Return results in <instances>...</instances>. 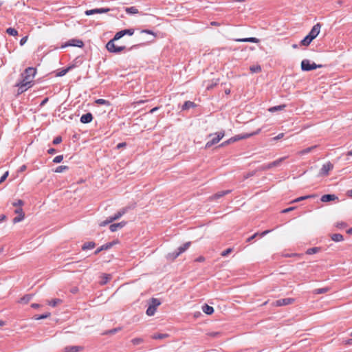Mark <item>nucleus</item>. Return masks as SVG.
<instances>
[{
	"label": "nucleus",
	"mask_w": 352,
	"mask_h": 352,
	"mask_svg": "<svg viewBox=\"0 0 352 352\" xmlns=\"http://www.w3.org/2000/svg\"><path fill=\"white\" fill-rule=\"evenodd\" d=\"M122 33H123V35L125 36V35H129V36H132L133 34H134V29H125V30H122Z\"/></svg>",
	"instance_id": "nucleus-44"
},
{
	"label": "nucleus",
	"mask_w": 352,
	"mask_h": 352,
	"mask_svg": "<svg viewBox=\"0 0 352 352\" xmlns=\"http://www.w3.org/2000/svg\"><path fill=\"white\" fill-rule=\"evenodd\" d=\"M96 103L98 104L110 105V102L104 99H98L96 100Z\"/></svg>",
	"instance_id": "nucleus-45"
},
{
	"label": "nucleus",
	"mask_w": 352,
	"mask_h": 352,
	"mask_svg": "<svg viewBox=\"0 0 352 352\" xmlns=\"http://www.w3.org/2000/svg\"><path fill=\"white\" fill-rule=\"evenodd\" d=\"M331 239L335 242H340L344 240V236L341 234H333L331 236Z\"/></svg>",
	"instance_id": "nucleus-29"
},
{
	"label": "nucleus",
	"mask_w": 352,
	"mask_h": 352,
	"mask_svg": "<svg viewBox=\"0 0 352 352\" xmlns=\"http://www.w3.org/2000/svg\"><path fill=\"white\" fill-rule=\"evenodd\" d=\"M255 175V171H252L248 173H247L245 175H244V179H248L250 177H252Z\"/></svg>",
	"instance_id": "nucleus-57"
},
{
	"label": "nucleus",
	"mask_w": 352,
	"mask_h": 352,
	"mask_svg": "<svg viewBox=\"0 0 352 352\" xmlns=\"http://www.w3.org/2000/svg\"><path fill=\"white\" fill-rule=\"evenodd\" d=\"M250 70L252 73H258L261 71V67L260 65L252 66L250 67Z\"/></svg>",
	"instance_id": "nucleus-46"
},
{
	"label": "nucleus",
	"mask_w": 352,
	"mask_h": 352,
	"mask_svg": "<svg viewBox=\"0 0 352 352\" xmlns=\"http://www.w3.org/2000/svg\"><path fill=\"white\" fill-rule=\"evenodd\" d=\"M258 234V233H255L254 234H253L252 236H251L250 237H249L248 239H247V241L248 242H250L252 240H253L257 235Z\"/></svg>",
	"instance_id": "nucleus-62"
},
{
	"label": "nucleus",
	"mask_w": 352,
	"mask_h": 352,
	"mask_svg": "<svg viewBox=\"0 0 352 352\" xmlns=\"http://www.w3.org/2000/svg\"><path fill=\"white\" fill-rule=\"evenodd\" d=\"M117 242L116 241H112V242H109V243H105L104 245H102V246H100V248H98L95 252H94V254L95 255H97L98 254H99L101 251H103V250H107L110 248H111L114 244H116Z\"/></svg>",
	"instance_id": "nucleus-13"
},
{
	"label": "nucleus",
	"mask_w": 352,
	"mask_h": 352,
	"mask_svg": "<svg viewBox=\"0 0 352 352\" xmlns=\"http://www.w3.org/2000/svg\"><path fill=\"white\" fill-rule=\"evenodd\" d=\"M295 207H290V208H287L286 209H284L282 210V213H287L293 210H294Z\"/></svg>",
	"instance_id": "nucleus-59"
},
{
	"label": "nucleus",
	"mask_w": 352,
	"mask_h": 352,
	"mask_svg": "<svg viewBox=\"0 0 352 352\" xmlns=\"http://www.w3.org/2000/svg\"><path fill=\"white\" fill-rule=\"evenodd\" d=\"M62 142V138L60 136L56 137L53 140L54 144H58Z\"/></svg>",
	"instance_id": "nucleus-51"
},
{
	"label": "nucleus",
	"mask_w": 352,
	"mask_h": 352,
	"mask_svg": "<svg viewBox=\"0 0 352 352\" xmlns=\"http://www.w3.org/2000/svg\"><path fill=\"white\" fill-rule=\"evenodd\" d=\"M14 213L17 214L16 217H15L12 221L14 223H19L20 221H21L22 220L24 219L25 218V213L22 209V208H17L15 210H14Z\"/></svg>",
	"instance_id": "nucleus-9"
},
{
	"label": "nucleus",
	"mask_w": 352,
	"mask_h": 352,
	"mask_svg": "<svg viewBox=\"0 0 352 352\" xmlns=\"http://www.w3.org/2000/svg\"><path fill=\"white\" fill-rule=\"evenodd\" d=\"M9 175V172L6 171L0 178V184L3 183Z\"/></svg>",
	"instance_id": "nucleus-52"
},
{
	"label": "nucleus",
	"mask_w": 352,
	"mask_h": 352,
	"mask_svg": "<svg viewBox=\"0 0 352 352\" xmlns=\"http://www.w3.org/2000/svg\"><path fill=\"white\" fill-rule=\"evenodd\" d=\"M316 196H317L316 195H309L300 197L298 198H296L294 201H292V203H296V202H298V201H302V200H305V199H307L314 198Z\"/></svg>",
	"instance_id": "nucleus-31"
},
{
	"label": "nucleus",
	"mask_w": 352,
	"mask_h": 352,
	"mask_svg": "<svg viewBox=\"0 0 352 352\" xmlns=\"http://www.w3.org/2000/svg\"><path fill=\"white\" fill-rule=\"evenodd\" d=\"M126 225V222L122 221L117 223H113L110 226L109 229L111 232H116L118 229L123 228Z\"/></svg>",
	"instance_id": "nucleus-18"
},
{
	"label": "nucleus",
	"mask_w": 352,
	"mask_h": 352,
	"mask_svg": "<svg viewBox=\"0 0 352 352\" xmlns=\"http://www.w3.org/2000/svg\"><path fill=\"white\" fill-rule=\"evenodd\" d=\"M28 41V36L23 37L20 41V45H23Z\"/></svg>",
	"instance_id": "nucleus-60"
},
{
	"label": "nucleus",
	"mask_w": 352,
	"mask_h": 352,
	"mask_svg": "<svg viewBox=\"0 0 352 352\" xmlns=\"http://www.w3.org/2000/svg\"><path fill=\"white\" fill-rule=\"evenodd\" d=\"M111 222H113V221H112V219L110 217L108 219H107L105 221H103L100 222L99 223V226H101V227L105 226L108 225L109 223H110Z\"/></svg>",
	"instance_id": "nucleus-47"
},
{
	"label": "nucleus",
	"mask_w": 352,
	"mask_h": 352,
	"mask_svg": "<svg viewBox=\"0 0 352 352\" xmlns=\"http://www.w3.org/2000/svg\"><path fill=\"white\" fill-rule=\"evenodd\" d=\"M336 199H338V197L336 196L335 195L330 194L324 195L320 198V201L322 202H329L331 201H334Z\"/></svg>",
	"instance_id": "nucleus-17"
},
{
	"label": "nucleus",
	"mask_w": 352,
	"mask_h": 352,
	"mask_svg": "<svg viewBox=\"0 0 352 352\" xmlns=\"http://www.w3.org/2000/svg\"><path fill=\"white\" fill-rule=\"evenodd\" d=\"M63 155H58L56 157H55L53 160V162L54 163H56V164H58V163H60L63 161Z\"/></svg>",
	"instance_id": "nucleus-48"
},
{
	"label": "nucleus",
	"mask_w": 352,
	"mask_h": 352,
	"mask_svg": "<svg viewBox=\"0 0 352 352\" xmlns=\"http://www.w3.org/2000/svg\"><path fill=\"white\" fill-rule=\"evenodd\" d=\"M322 65H317L315 63H310L308 59H304L301 62V69L302 71H311L317 68H321Z\"/></svg>",
	"instance_id": "nucleus-5"
},
{
	"label": "nucleus",
	"mask_w": 352,
	"mask_h": 352,
	"mask_svg": "<svg viewBox=\"0 0 352 352\" xmlns=\"http://www.w3.org/2000/svg\"><path fill=\"white\" fill-rule=\"evenodd\" d=\"M330 291V287H323V288H318V289H315L313 290V294H324V293H327L328 292Z\"/></svg>",
	"instance_id": "nucleus-25"
},
{
	"label": "nucleus",
	"mask_w": 352,
	"mask_h": 352,
	"mask_svg": "<svg viewBox=\"0 0 352 352\" xmlns=\"http://www.w3.org/2000/svg\"><path fill=\"white\" fill-rule=\"evenodd\" d=\"M320 28L321 24L320 23H318L313 26L312 29L311 30L308 34L311 35V38L314 39L319 34Z\"/></svg>",
	"instance_id": "nucleus-11"
},
{
	"label": "nucleus",
	"mask_w": 352,
	"mask_h": 352,
	"mask_svg": "<svg viewBox=\"0 0 352 352\" xmlns=\"http://www.w3.org/2000/svg\"><path fill=\"white\" fill-rule=\"evenodd\" d=\"M126 146V142H120L119 143L117 146H116V148L120 149V148H124Z\"/></svg>",
	"instance_id": "nucleus-58"
},
{
	"label": "nucleus",
	"mask_w": 352,
	"mask_h": 352,
	"mask_svg": "<svg viewBox=\"0 0 352 352\" xmlns=\"http://www.w3.org/2000/svg\"><path fill=\"white\" fill-rule=\"evenodd\" d=\"M6 33L11 36H16L18 35V31L12 28H9L6 30Z\"/></svg>",
	"instance_id": "nucleus-39"
},
{
	"label": "nucleus",
	"mask_w": 352,
	"mask_h": 352,
	"mask_svg": "<svg viewBox=\"0 0 352 352\" xmlns=\"http://www.w3.org/2000/svg\"><path fill=\"white\" fill-rule=\"evenodd\" d=\"M69 46L78 47H82L84 46V43L82 40L77 38H72L69 40L67 43L62 45V47H66Z\"/></svg>",
	"instance_id": "nucleus-6"
},
{
	"label": "nucleus",
	"mask_w": 352,
	"mask_h": 352,
	"mask_svg": "<svg viewBox=\"0 0 352 352\" xmlns=\"http://www.w3.org/2000/svg\"><path fill=\"white\" fill-rule=\"evenodd\" d=\"M333 168V164L330 162L322 165L321 169L320 170L319 175L320 176H327L330 170Z\"/></svg>",
	"instance_id": "nucleus-7"
},
{
	"label": "nucleus",
	"mask_w": 352,
	"mask_h": 352,
	"mask_svg": "<svg viewBox=\"0 0 352 352\" xmlns=\"http://www.w3.org/2000/svg\"><path fill=\"white\" fill-rule=\"evenodd\" d=\"M93 120V116L91 113H87L85 114H83L80 117V122L83 124H88L90 123Z\"/></svg>",
	"instance_id": "nucleus-15"
},
{
	"label": "nucleus",
	"mask_w": 352,
	"mask_h": 352,
	"mask_svg": "<svg viewBox=\"0 0 352 352\" xmlns=\"http://www.w3.org/2000/svg\"><path fill=\"white\" fill-rule=\"evenodd\" d=\"M120 330V328H114L106 332V334H114Z\"/></svg>",
	"instance_id": "nucleus-53"
},
{
	"label": "nucleus",
	"mask_w": 352,
	"mask_h": 352,
	"mask_svg": "<svg viewBox=\"0 0 352 352\" xmlns=\"http://www.w3.org/2000/svg\"><path fill=\"white\" fill-rule=\"evenodd\" d=\"M74 67V65H70L65 69H62L61 70H60L57 74H56V76H58V77H60V76H63L64 75H65L69 71H70L72 69H73Z\"/></svg>",
	"instance_id": "nucleus-27"
},
{
	"label": "nucleus",
	"mask_w": 352,
	"mask_h": 352,
	"mask_svg": "<svg viewBox=\"0 0 352 352\" xmlns=\"http://www.w3.org/2000/svg\"><path fill=\"white\" fill-rule=\"evenodd\" d=\"M12 204L14 207L21 208V206L24 205V201L21 199H17L16 201H14Z\"/></svg>",
	"instance_id": "nucleus-43"
},
{
	"label": "nucleus",
	"mask_w": 352,
	"mask_h": 352,
	"mask_svg": "<svg viewBox=\"0 0 352 352\" xmlns=\"http://www.w3.org/2000/svg\"><path fill=\"white\" fill-rule=\"evenodd\" d=\"M69 169V167L67 166H59L56 167L54 172L55 173H63L65 170H67Z\"/></svg>",
	"instance_id": "nucleus-40"
},
{
	"label": "nucleus",
	"mask_w": 352,
	"mask_h": 352,
	"mask_svg": "<svg viewBox=\"0 0 352 352\" xmlns=\"http://www.w3.org/2000/svg\"><path fill=\"white\" fill-rule=\"evenodd\" d=\"M285 107H286L285 104L274 106V107H270L269 109V111L270 112H275V111H277L283 110Z\"/></svg>",
	"instance_id": "nucleus-33"
},
{
	"label": "nucleus",
	"mask_w": 352,
	"mask_h": 352,
	"mask_svg": "<svg viewBox=\"0 0 352 352\" xmlns=\"http://www.w3.org/2000/svg\"><path fill=\"white\" fill-rule=\"evenodd\" d=\"M270 168H272V167H268V164H267L262 165L261 166L258 167V170H268V169H270Z\"/></svg>",
	"instance_id": "nucleus-54"
},
{
	"label": "nucleus",
	"mask_w": 352,
	"mask_h": 352,
	"mask_svg": "<svg viewBox=\"0 0 352 352\" xmlns=\"http://www.w3.org/2000/svg\"><path fill=\"white\" fill-rule=\"evenodd\" d=\"M230 144H232V141L230 140V139H228V140H226V141L223 142V143H221L219 145V146L220 147L226 146H227V145H228Z\"/></svg>",
	"instance_id": "nucleus-56"
},
{
	"label": "nucleus",
	"mask_w": 352,
	"mask_h": 352,
	"mask_svg": "<svg viewBox=\"0 0 352 352\" xmlns=\"http://www.w3.org/2000/svg\"><path fill=\"white\" fill-rule=\"evenodd\" d=\"M191 243L190 242H186L183 245L179 247L177 250L173 252H170L166 255V258L168 261H174L181 254L184 252L186 250L188 249L190 247Z\"/></svg>",
	"instance_id": "nucleus-3"
},
{
	"label": "nucleus",
	"mask_w": 352,
	"mask_h": 352,
	"mask_svg": "<svg viewBox=\"0 0 352 352\" xmlns=\"http://www.w3.org/2000/svg\"><path fill=\"white\" fill-rule=\"evenodd\" d=\"M36 74V69L34 67H30L25 69L24 73L21 74L22 80L16 85L19 88V93L25 91L33 85V78Z\"/></svg>",
	"instance_id": "nucleus-1"
},
{
	"label": "nucleus",
	"mask_w": 352,
	"mask_h": 352,
	"mask_svg": "<svg viewBox=\"0 0 352 352\" xmlns=\"http://www.w3.org/2000/svg\"><path fill=\"white\" fill-rule=\"evenodd\" d=\"M32 294H26L19 300V302L27 304L32 298Z\"/></svg>",
	"instance_id": "nucleus-30"
},
{
	"label": "nucleus",
	"mask_w": 352,
	"mask_h": 352,
	"mask_svg": "<svg viewBox=\"0 0 352 352\" xmlns=\"http://www.w3.org/2000/svg\"><path fill=\"white\" fill-rule=\"evenodd\" d=\"M109 11V8H96L92 10H87L85 11V14L89 16L94 14H102L106 13Z\"/></svg>",
	"instance_id": "nucleus-12"
},
{
	"label": "nucleus",
	"mask_w": 352,
	"mask_h": 352,
	"mask_svg": "<svg viewBox=\"0 0 352 352\" xmlns=\"http://www.w3.org/2000/svg\"><path fill=\"white\" fill-rule=\"evenodd\" d=\"M160 304L161 302L159 299L155 298H151L150 305L154 306V307L157 308Z\"/></svg>",
	"instance_id": "nucleus-37"
},
{
	"label": "nucleus",
	"mask_w": 352,
	"mask_h": 352,
	"mask_svg": "<svg viewBox=\"0 0 352 352\" xmlns=\"http://www.w3.org/2000/svg\"><path fill=\"white\" fill-rule=\"evenodd\" d=\"M82 347L80 346H68L65 349V352H80L82 350Z\"/></svg>",
	"instance_id": "nucleus-20"
},
{
	"label": "nucleus",
	"mask_w": 352,
	"mask_h": 352,
	"mask_svg": "<svg viewBox=\"0 0 352 352\" xmlns=\"http://www.w3.org/2000/svg\"><path fill=\"white\" fill-rule=\"evenodd\" d=\"M48 101V98H44L40 104V106H44Z\"/></svg>",
	"instance_id": "nucleus-63"
},
{
	"label": "nucleus",
	"mask_w": 352,
	"mask_h": 352,
	"mask_svg": "<svg viewBox=\"0 0 352 352\" xmlns=\"http://www.w3.org/2000/svg\"><path fill=\"white\" fill-rule=\"evenodd\" d=\"M258 133V131H256V132L252 133L239 134V135H236L230 138V139L232 141V143H234L236 141L248 138L255 134H257Z\"/></svg>",
	"instance_id": "nucleus-10"
},
{
	"label": "nucleus",
	"mask_w": 352,
	"mask_h": 352,
	"mask_svg": "<svg viewBox=\"0 0 352 352\" xmlns=\"http://www.w3.org/2000/svg\"><path fill=\"white\" fill-rule=\"evenodd\" d=\"M127 210H128L127 208H124L122 210H120V211H118L113 216L111 217V218L112 219V221H114L120 219L123 214H124L126 212Z\"/></svg>",
	"instance_id": "nucleus-19"
},
{
	"label": "nucleus",
	"mask_w": 352,
	"mask_h": 352,
	"mask_svg": "<svg viewBox=\"0 0 352 352\" xmlns=\"http://www.w3.org/2000/svg\"><path fill=\"white\" fill-rule=\"evenodd\" d=\"M111 278V276L110 274H104L102 275V279L101 281V284L102 285L106 284Z\"/></svg>",
	"instance_id": "nucleus-38"
},
{
	"label": "nucleus",
	"mask_w": 352,
	"mask_h": 352,
	"mask_svg": "<svg viewBox=\"0 0 352 352\" xmlns=\"http://www.w3.org/2000/svg\"><path fill=\"white\" fill-rule=\"evenodd\" d=\"M156 309L157 308L154 307V306H151L149 305L148 307L146 309V313L149 316H153L156 311Z\"/></svg>",
	"instance_id": "nucleus-34"
},
{
	"label": "nucleus",
	"mask_w": 352,
	"mask_h": 352,
	"mask_svg": "<svg viewBox=\"0 0 352 352\" xmlns=\"http://www.w3.org/2000/svg\"><path fill=\"white\" fill-rule=\"evenodd\" d=\"M235 41L239 42V43H258L260 42V40L255 37H249V38H236L234 39Z\"/></svg>",
	"instance_id": "nucleus-16"
},
{
	"label": "nucleus",
	"mask_w": 352,
	"mask_h": 352,
	"mask_svg": "<svg viewBox=\"0 0 352 352\" xmlns=\"http://www.w3.org/2000/svg\"><path fill=\"white\" fill-rule=\"evenodd\" d=\"M195 107H196V104L193 102L188 100V101H186L184 102V104L182 105V110L185 111V110L189 109L190 108H193Z\"/></svg>",
	"instance_id": "nucleus-24"
},
{
	"label": "nucleus",
	"mask_w": 352,
	"mask_h": 352,
	"mask_svg": "<svg viewBox=\"0 0 352 352\" xmlns=\"http://www.w3.org/2000/svg\"><path fill=\"white\" fill-rule=\"evenodd\" d=\"M125 11L128 14H137V13H138V10L135 7H134V6L126 8L125 9Z\"/></svg>",
	"instance_id": "nucleus-36"
},
{
	"label": "nucleus",
	"mask_w": 352,
	"mask_h": 352,
	"mask_svg": "<svg viewBox=\"0 0 352 352\" xmlns=\"http://www.w3.org/2000/svg\"><path fill=\"white\" fill-rule=\"evenodd\" d=\"M47 153L49 154L53 155V154H55L56 153V150L55 148H50L47 151Z\"/></svg>",
	"instance_id": "nucleus-61"
},
{
	"label": "nucleus",
	"mask_w": 352,
	"mask_h": 352,
	"mask_svg": "<svg viewBox=\"0 0 352 352\" xmlns=\"http://www.w3.org/2000/svg\"><path fill=\"white\" fill-rule=\"evenodd\" d=\"M212 135H215L211 140H209L206 142L205 145V148H209L212 146L217 144L225 135V131H221L215 133L209 134L208 137H211Z\"/></svg>",
	"instance_id": "nucleus-4"
},
{
	"label": "nucleus",
	"mask_w": 352,
	"mask_h": 352,
	"mask_svg": "<svg viewBox=\"0 0 352 352\" xmlns=\"http://www.w3.org/2000/svg\"><path fill=\"white\" fill-rule=\"evenodd\" d=\"M287 158V157H280L271 163H269L268 164V167H275V166H278L280 164V163L284 161L285 159Z\"/></svg>",
	"instance_id": "nucleus-28"
},
{
	"label": "nucleus",
	"mask_w": 352,
	"mask_h": 352,
	"mask_svg": "<svg viewBox=\"0 0 352 352\" xmlns=\"http://www.w3.org/2000/svg\"><path fill=\"white\" fill-rule=\"evenodd\" d=\"M142 342H143V340L140 338H134L131 340V342L134 345H138V344H141Z\"/></svg>",
	"instance_id": "nucleus-49"
},
{
	"label": "nucleus",
	"mask_w": 352,
	"mask_h": 352,
	"mask_svg": "<svg viewBox=\"0 0 352 352\" xmlns=\"http://www.w3.org/2000/svg\"><path fill=\"white\" fill-rule=\"evenodd\" d=\"M317 147H318V145H314V146L308 147L307 148H305V149H302V150L298 151L297 153V154L299 155H303L307 154V153H310L311 151H312L314 149L316 148Z\"/></svg>",
	"instance_id": "nucleus-21"
},
{
	"label": "nucleus",
	"mask_w": 352,
	"mask_h": 352,
	"mask_svg": "<svg viewBox=\"0 0 352 352\" xmlns=\"http://www.w3.org/2000/svg\"><path fill=\"white\" fill-rule=\"evenodd\" d=\"M197 262H203L205 261V258L204 256H199L197 258H196L195 260Z\"/></svg>",
	"instance_id": "nucleus-64"
},
{
	"label": "nucleus",
	"mask_w": 352,
	"mask_h": 352,
	"mask_svg": "<svg viewBox=\"0 0 352 352\" xmlns=\"http://www.w3.org/2000/svg\"><path fill=\"white\" fill-rule=\"evenodd\" d=\"M232 252V248H228L226 250H225L224 251H223L221 254V255L222 256H227L229 254H230L231 252Z\"/></svg>",
	"instance_id": "nucleus-50"
},
{
	"label": "nucleus",
	"mask_w": 352,
	"mask_h": 352,
	"mask_svg": "<svg viewBox=\"0 0 352 352\" xmlns=\"http://www.w3.org/2000/svg\"><path fill=\"white\" fill-rule=\"evenodd\" d=\"M314 38H311V35L307 34L301 41L300 44L303 46H308Z\"/></svg>",
	"instance_id": "nucleus-23"
},
{
	"label": "nucleus",
	"mask_w": 352,
	"mask_h": 352,
	"mask_svg": "<svg viewBox=\"0 0 352 352\" xmlns=\"http://www.w3.org/2000/svg\"><path fill=\"white\" fill-rule=\"evenodd\" d=\"M50 313H46V314H41V315H36L34 316V319L35 320H42V319H45L48 317L50 316Z\"/></svg>",
	"instance_id": "nucleus-41"
},
{
	"label": "nucleus",
	"mask_w": 352,
	"mask_h": 352,
	"mask_svg": "<svg viewBox=\"0 0 352 352\" xmlns=\"http://www.w3.org/2000/svg\"><path fill=\"white\" fill-rule=\"evenodd\" d=\"M96 243L93 241L86 242L82 245V250H87L94 248Z\"/></svg>",
	"instance_id": "nucleus-26"
},
{
	"label": "nucleus",
	"mask_w": 352,
	"mask_h": 352,
	"mask_svg": "<svg viewBox=\"0 0 352 352\" xmlns=\"http://www.w3.org/2000/svg\"><path fill=\"white\" fill-rule=\"evenodd\" d=\"M202 311L207 315H211L214 312V308L207 304H205L202 306Z\"/></svg>",
	"instance_id": "nucleus-22"
},
{
	"label": "nucleus",
	"mask_w": 352,
	"mask_h": 352,
	"mask_svg": "<svg viewBox=\"0 0 352 352\" xmlns=\"http://www.w3.org/2000/svg\"><path fill=\"white\" fill-rule=\"evenodd\" d=\"M62 302H63V300L61 299L54 298V299H52V300L49 301L48 305L50 306L54 307L57 306L58 304H60Z\"/></svg>",
	"instance_id": "nucleus-32"
},
{
	"label": "nucleus",
	"mask_w": 352,
	"mask_h": 352,
	"mask_svg": "<svg viewBox=\"0 0 352 352\" xmlns=\"http://www.w3.org/2000/svg\"><path fill=\"white\" fill-rule=\"evenodd\" d=\"M320 250V248L314 247V248H309L306 251V254H313L318 253Z\"/></svg>",
	"instance_id": "nucleus-35"
},
{
	"label": "nucleus",
	"mask_w": 352,
	"mask_h": 352,
	"mask_svg": "<svg viewBox=\"0 0 352 352\" xmlns=\"http://www.w3.org/2000/svg\"><path fill=\"white\" fill-rule=\"evenodd\" d=\"M142 33H146V34H151L154 36H156L155 34L152 31V30H142L141 31Z\"/></svg>",
	"instance_id": "nucleus-55"
},
{
	"label": "nucleus",
	"mask_w": 352,
	"mask_h": 352,
	"mask_svg": "<svg viewBox=\"0 0 352 352\" xmlns=\"http://www.w3.org/2000/svg\"><path fill=\"white\" fill-rule=\"evenodd\" d=\"M230 192H231V190H226L219 191V192L214 194L212 196H211L210 197V200L218 199L223 197L224 195H226L229 194Z\"/></svg>",
	"instance_id": "nucleus-14"
},
{
	"label": "nucleus",
	"mask_w": 352,
	"mask_h": 352,
	"mask_svg": "<svg viewBox=\"0 0 352 352\" xmlns=\"http://www.w3.org/2000/svg\"><path fill=\"white\" fill-rule=\"evenodd\" d=\"M122 31L118 32L113 36L112 39H111L106 45L107 50L111 52L114 54H120L121 52L126 49L125 46H116L115 45V41L120 39L123 37Z\"/></svg>",
	"instance_id": "nucleus-2"
},
{
	"label": "nucleus",
	"mask_w": 352,
	"mask_h": 352,
	"mask_svg": "<svg viewBox=\"0 0 352 352\" xmlns=\"http://www.w3.org/2000/svg\"><path fill=\"white\" fill-rule=\"evenodd\" d=\"M168 336L166 333H157L153 336V338L155 340L164 339Z\"/></svg>",
	"instance_id": "nucleus-42"
},
{
	"label": "nucleus",
	"mask_w": 352,
	"mask_h": 352,
	"mask_svg": "<svg viewBox=\"0 0 352 352\" xmlns=\"http://www.w3.org/2000/svg\"><path fill=\"white\" fill-rule=\"evenodd\" d=\"M294 301H295L294 298H282V299H278V300H276L274 302V305L276 307H281V306H285V305L292 304Z\"/></svg>",
	"instance_id": "nucleus-8"
}]
</instances>
